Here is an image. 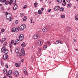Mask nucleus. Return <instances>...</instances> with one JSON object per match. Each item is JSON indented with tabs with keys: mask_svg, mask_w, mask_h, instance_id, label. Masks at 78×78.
Masks as SVG:
<instances>
[{
	"mask_svg": "<svg viewBox=\"0 0 78 78\" xmlns=\"http://www.w3.org/2000/svg\"><path fill=\"white\" fill-rule=\"evenodd\" d=\"M25 28H26V25L23 24L20 27L19 30H20V31H23V30H25Z\"/></svg>",
	"mask_w": 78,
	"mask_h": 78,
	"instance_id": "obj_1",
	"label": "nucleus"
},
{
	"mask_svg": "<svg viewBox=\"0 0 78 78\" xmlns=\"http://www.w3.org/2000/svg\"><path fill=\"white\" fill-rule=\"evenodd\" d=\"M12 73V71L11 70H9L7 73L6 76H7L8 77H9V76H10V75H11V74Z\"/></svg>",
	"mask_w": 78,
	"mask_h": 78,
	"instance_id": "obj_2",
	"label": "nucleus"
},
{
	"mask_svg": "<svg viewBox=\"0 0 78 78\" xmlns=\"http://www.w3.org/2000/svg\"><path fill=\"white\" fill-rule=\"evenodd\" d=\"M19 37V39L21 41H22L23 39V38H24V36H23V34H20Z\"/></svg>",
	"mask_w": 78,
	"mask_h": 78,
	"instance_id": "obj_3",
	"label": "nucleus"
},
{
	"mask_svg": "<svg viewBox=\"0 0 78 78\" xmlns=\"http://www.w3.org/2000/svg\"><path fill=\"white\" fill-rule=\"evenodd\" d=\"M13 75L15 76H19V72L17 71H15L13 72Z\"/></svg>",
	"mask_w": 78,
	"mask_h": 78,
	"instance_id": "obj_4",
	"label": "nucleus"
},
{
	"mask_svg": "<svg viewBox=\"0 0 78 78\" xmlns=\"http://www.w3.org/2000/svg\"><path fill=\"white\" fill-rule=\"evenodd\" d=\"M8 56L7 54H5L4 55H3V58L4 59H5V60H6V59H8Z\"/></svg>",
	"mask_w": 78,
	"mask_h": 78,
	"instance_id": "obj_5",
	"label": "nucleus"
},
{
	"mask_svg": "<svg viewBox=\"0 0 78 78\" xmlns=\"http://www.w3.org/2000/svg\"><path fill=\"white\" fill-rule=\"evenodd\" d=\"M11 14L10 13H9V14L6 16L7 19L8 20L10 19H11Z\"/></svg>",
	"mask_w": 78,
	"mask_h": 78,
	"instance_id": "obj_6",
	"label": "nucleus"
},
{
	"mask_svg": "<svg viewBox=\"0 0 78 78\" xmlns=\"http://www.w3.org/2000/svg\"><path fill=\"white\" fill-rule=\"evenodd\" d=\"M21 52L22 53V55L23 56H25V51L24 50V49H22L21 50Z\"/></svg>",
	"mask_w": 78,
	"mask_h": 78,
	"instance_id": "obj_7",
	"label": "nucleus"
},
{
	"mask_svg": "<svg viewBox=\"0 0 78 78\" xmlns=\"http://www.w3.org/2000/svg\"><path fill=\"white\" fill-rule=\"evenodd\" d=\"M59 8H60V7L59 6H56L54 8V10L55 11H57L59 9Z\"/></svg>",
	"mask_w": 78,
	"mask_h": 78,
	"instance_id": "obj_8",
	"label": "nucleus"
},
{
	"mask_svg": "<svg viewBox=\"0 0 78 78\" xmlns=\"http://www.w3.org/2000/svg\"><path fill=\"white\" fill-rule=\"evenodd\" d=\"M38 37H39V36L35 35L33 36V38L34 39H36L38 38Z\"/></svg>",
	"mask_w": 78,
	"mask_h": 78,
	"instance_id": "obj_9",
	"label": "nucleus"
},
{
	"mask_svg": "<svg viewBox=\"0 0 78 78\" xmlns=\"http://www.w3.org/2000/svg\"><path fill=\"white\" fill-rule=\"evenodd\" d=\"M6 49V48L5 47H3L1 49V52L2 53H4L5 51V50Z\"/></svg>",
	"mask_w": 78,
	"mask_h": 78,
	"instance_id": "obj_10",
	"label": "nucleus"
},
{
	"mask_svg": "<svg viewBox=\"0 0 78 78\" xmlns=\"http://www.w3.org/2000/svg\"><path fill=\"white\" fill-rule=\"evenodd\" d=\"M17 8V5L15 4L13 8V10L14 11H15Z\"/></svg>",
	"mask_w": 78,
	"mask_h": 78,
	"instance_id": "obj_11",
	"label": "nucleus"
},
{
	"mask_svg": "<svg viewBox=\"0 0 78 78\" xmlns=\"http://www.w3.org/2000/svg\"><path fill=\"white\" fill-rule=\"evenodd\" d=\"M20 48H17L15 50V51L16 53H19V52Z\"/></svg>",
	"mask_w": 78,
	"mask_h": 78,
	"instance_id": "obj_12",
	"label": "nucleus"
},
{
	"mask_svg": "<svg viewBox=\"0 0 78 78\" xmlns=\"http://www.w3.org/2000/svg\"><path fill=\"white\" fill-rule=\"evenodd\" d=\"M3 73L6 74V73H7V69L6 68H4V69L3 70Z\"/></svg>",
	"mask_w": 78,
	"mask_h": 78,
	"instance_id": "obj_13",
	"label": "nucleus"
},
{
	"mask_svg": "<svg viewBox=\"0 0 78 78\" xmlns=\"http://www.w3.org/2000/svg\"><path fill=\"white\" fill-rule=\"evenodd\" d=\"M17 56L19 58H21V57H22V54H21V53L19 52L17 54Z\"/></svg>",
	"mask_w": 78,
	"mask_h": 78,
	"instance_id": "obj_14",
	"label": "nucleus"
},
{
	"mask_svg": "<svg viewBox=\"0 0 78 78\" xmlns=\"http://www.w3.org/2000/svg\"><path fill=\"white\" fill-rule=\"evenodd\" d=\"M23 72L25 75H28V73L27 72V70L26 69L24 70Z\"/></svg>",
	"mask_w": 78,
	"mask_h": 78,
	"instance_id": "obj_15",
	"label": "nucleus"
},
{
	"mask_svg": "<svg viewBox=\"0 0 78 78\" xmlns=\"http://www.w3.org/2000/svg\"><path fill=\"white\" fill-rule=\"evenodd\" d=\"M6 38H3L2 40V41H1V43L2 44H3V42L5 41V40H6Z\"/></svg>",
	"mask_w": 78,
	"mask_h": 78,
	"instance_id": "obj_16",
	"label": "nucleus"
},
{
	"mask_svg": "<svg viewBox=\"0 0 78 78\" xmlns=\"http://www.w3.org/2000/svg\"><path fill=\"white\" fill-rule=\"evenodd\" d=\"M48 30H47V28H44L43 29V31L44 32H47V31Z\"/></svg>",
	"mask_w": 78,
	"mask_h": 78,
	"instance_id": "obj_17",
	"label": "nucleus"
},
{
	"mask_svg": "<svg viewBox=\"0 0 78 78\" xmlns=\"http://www.w3.org/2000/svg\"><path fill=\"white\" fill-rule=\"evenodd\" d=\"M72 6V4L71 3H69L67 5V7L68 8H69L70 7H71Z\"/></svg>",
	"mask_w": 78,
	"mask_h": 78,
	"instance_id": "obj_18",
	"label": "nucleus"
},
{
	"mask_svg": "<svg viewBox=\"0 0 78 78\" xmlns=\"http://www.w3.org/2000/svg\"><path fill=\"white\" fill-rule=\"evenodd\" d=\"M22 47H25L26 46V44L24 42H23V43L21 44Z\"/></svg>",
	"mask_w": 78,
	"mask_h": 78,
	"instance_id": "obj_19",
	"label": "nucleus"
},
{
	"mask_svg": "<svg viewBox=\"0 0 78 78\" xmlns=\"http://www.w3.org/2000/svg\"><path fill=\"white\" fill-rule=\"evenodd\" d=\"M16 30V27H14L12 28V32H15Z\"/></svg>",
	"mask_w": 78,
	"mask_h": 78,
	"instance_id": "obj_20",
	"label": "nucleus"
},
{
	"mask_svg": "<svg viewBox=\"0 0 78 78\" xmlns=\"http://www.w3.org/2000/svg\"><path fill=\"white\" fill-rule=\"evenodd\" d=\"M78 14L76 15L75 18V20H78Z\"/></svg>",
	"mask_w": 78,
	"mask_h": 78,
	"instance_id": "obj_21",
	"label": "nucleus"
},
{
	"mask_svg": "<svg viewBox=\"0 0 78 78\" xmlns=\"http://www.w3.org/2000/svg\"><path fill=\"white\" fill-rule=\"evenodd\" d=\"M15 66L17 67H20V65L17 63L15 64Z\"/></svg>",
	"mask_w": 78,
	"mask_h": 78,
	"instance_id": "obj_22",
	"label": "nucleus"
},
{
	"mask_svg": "<svg viewBox=\"0 0 78 78\" xmlns=\"http://www.w3.org/2000/svg\"><path fill=\"white\" fill-rule=\"evenodd\" d=\"M34 59V57L33 56H31V57L30 58V61H33Z\"/></svg>",
	"mask_w": 78,
	"mask_h": 78,
	"instance_id": "obj_23",
	"label": "nucleus"
},
{
	"mask_svg": "<svg viewBox=\"0 0 78 78\" xmlns=\"http://www.w3.org/2000/svg\"><path fill=\"white\" fill-rule=\"evenodd\" d=\"M8 53V50L5 49V55H6Z\"/></svg>",
	"mask_w": 78,
	"mask_h": 78,
	"instance_id": "obj_24",
	"label": "nucleus"
},
{
	"mask_svg": "<svg viewBox=\"0 0 78 78\" xmlns=\"http://www.w3.org/2000/svg\"><path fill=\"white\" fill-rule=\"evenodd\" d=\"M43 44V42L42 41H39L38 42V44L39 45H41Z\"/></svg>",
	"mask_w": 78,
	"mask_h": 78,
	"instance_id": "obj_25",
	"label": "nucleus"
},
{
	"mask_svg": "<svg viewBox=\"0 0 78 78\" xmlns=\"http://www.w3.org/2000/svg\"><path fill=\"white\" fill-rule=\"evenodd\" d=\"M60 10L61 11H63L64 10V9L62 7H61L60 8Z\"/></svg>",
	"mask_w": 78,
	"mask_h": 78,
	"instance_id": "obj_26",
	"label": "nucleus"
},
{
	"mask_svg": "<svg viewBox=\"0 0 78 78\" xmlns=\"http://www.w3.org/2000/svg\"><path fill=\"white\" fill-rule=\"evenodd\" d=\"M38 14H41L42 13L41 10H38Z\"/></svg>",
	"mask_w": 78,
	"mask_h": 78,
	"instance_id": "obj_27",
	"label": "nucleus"
},
{
	"mask_svg": "<svg viewBox=\"0 0 78 78\" xmlns=\"http://www.w3.org/2000/svg\"><path fill=\"white\" fill-rule=\"evenodd\" d=\"M27 5H25L23 8V9H25V8H27Z\"/></svg>",
	"mask_w": 78,
	"mask_h": 78,
	"instance_id": "obj_28",
	"label": "nucleus"
},
{
	"mask_svg": "<svg viewBox=\"0 0 78 78\" xmlns=\"http://www.w3.org/2000/svg\"><path fill=\"white\" fill-rule=\"evenodd\" d=\"M12 3V0H10V1L9 3V5H11Z\"/></svg>",
	"mask_w": 78,
	"mask_h": 78,
	"instance_id": "obj_29",
	"label": "nucleus"
},
{
	"mask_svg": "<svg viewBox=\"0 0 78 78\" xmlns=\"http://www.w3.org/2000/svg\"><path fill=\"white\" fill-rule=\"evenodd\" d=\"M16 0H13L12 2V4H15V3H16Z\"/></svg>",
	"mask_w": 78,
	"mask_h": 78,
	"instance_id": "obj_30",
	"label": "nucleus"
},
{
	"mask_svg": "<svg viewBox=\"0 0 78 78\" xmlns=\"http://www.w3.org/2000/svg\"><path fill=\"white\" fill-rule=\"evenodd\" d=\"M19 39H17L16 40V44H18L19 43Z\"/></svg>",
	"mask_w": 78,
	"mask_h": 78,
	"instance_id": "obj_31",
	"label": "nucleus"
},
{
	"mask_svg": "<svg viewBox=\"0 0 78 78\" xmlns=\"http://www.w3.org/2000/svg\"><path fill=\"white\" fill-rule=\"evenodd\" d=\"M27 16H25L23 19V21H26V20H27Z\"/></svg>",
	"mask_w": 78,
	"mask_h": 78,
	"instance_id": "obj_32",
	"label": "nucleus"
},
{
	"mask_svg": "<svg viewBox=\"0 0 78 78\" xmlns=\"http://www.w3.org/2000/svg\"><path fill=\"white\" fill-rule=\"evenodd\" d=\"M1 66H3V65H4V63H3V61H2V60H1Z\"/></svg>",
	"mask_w": 78,
	"mask_h": 78,
	"instance_id": "obj_33",
	"label": "nucleus"
},
{
	"mask_svg": "<svg viewBox=\"0 0 78 78\" xmlns=\"http://www.w3.org/2000/svg\"><path fill=\"white\" fill-rule=\"evenodd\" d=\"M66 16H65V15H62L61 16V18H65Z\"/></svg>",
	"mask_w": 78,
	"mask_h": 78,
	"instance_id": "obj_34",
	"label": "nucleus"
},
{
	"mask_svg": "<svg viewBox=\"0 0 78 78\" xmlns=\"http://www.w3.org/2000/svg\"><path fill=\"white\" fill-rule=\"evenodd\" d=\"M37 3L36 2H35L34 3V5L35 6V8H37Z\"/></svg>",
	"mask_w": 78,
	"mask_h": 78,
	"instance_id": "obj_35",
	"label": "nucleus"
},
{
	"mask_svg": "<svg viewBox=\"0 0 78 78\" xmlns=\"http://www.w3.org/2000/svg\"><path fill=\"white\" fill-rule=\"evenodd\" d=\"M6 2V0H1V2L2 3H4Z\"/></svg>",
	"mask_w": 78,
	"mask_h": 78,
	"instance_id": "obj_36",
	"label": "nucleus"
},
{
	"mask_svg": "<svg viewBox=\"0 0 78 78\" xmlns=\"http://www.w3.org/2000/svg\"><path fill=\"white\" fill-rule=\"evenodd\" d=\"M38 52H39V53H40L41 51V48H39L38 49Z\"/></svg>",
	"mask_w": 78,
	"mask_h": 78,
	"instance_id": "obj_37",
	"label": "nucleus"
},
{
	"mask_svg": "<svg viewBox=\"0 0 78 78\" xmlns=\"http://www.w3.org/2000/svg\"><path fill=\"white\" fill-rule=\"evenodd\" d=\"M47 45H45L44 47V50H46V49H47Z\"/></svg>",
	"mask_w": 78,
	"mask_h": 78,
	"instance_id": "obj_38",
	"label": "nucleus"
},
{
	"mask_svg": "<svg viewBox=\"0 0 78 78\" xmlns=\"http://www.w3.org/2000/svg\"><path fill=\"white\" fill-rule=\"evenodd\" d=\"M47 44L48 45H50L51 44L50 42H48L47 43Z\"/></svg>",
	"mask_w": 78,
	"mask_h": 78,
	"instance_id": "obj_39",
	"label": "nucleus"
},
{
	"mask_svg": "<svg viewBox=\"0 0 78 78\" xmlns=\"http://www.w3.org/2000/svg\"><path fill=\"white\" fill-rule=\"evenodd\" d=\"M60 40H58V41H57L56 42V44H59V42H60Z\"/></svg>",
	"mask_w": 78,
	"mask_h": 78,
	"instance_id": "obj_40",
	"label": "nucleus"
},
{
	"mask_svg": "<svg viewBox=\"0 0 78 78\" xmlns=\"http://www.w3.org/2000/svg\"><path fill=\"white\" fill-rule=\"evenodd\" d=\"M57 2H58V3H61L62 2V0H57Z\"/></svg>",
	"mask_w": 78,
	"mask_h": 78,
	"instance_id": "obj_41",
	"label": "nucleus"
},
{
	"mask_svg": "<svg viewBox=\"0 0 78 78\" xmlns=\"http://www.w3.org/2000/svg\"><path fill=\"white\" fill-rule=\"evenodd\" d=\"M19 28H17V29H16L15 31H16V32H18V31H19Z\"/></svg>",
	"mask_w": 78,
	"mask_h": 78,
	"instance_id": "obj_42",
	"label": "nucleus"
},
{
	"mask_svg": "<svg viewBox=\"0 0 78 78\" xmlns=\"http://www.w3.org/2000/svg\"><path fill=\"white\" fill-rule=\"evenodd\" d=\"M5 5H8V4L9 3V1H7L5 2Z\"/></svg>",
	"mask_w": 78,
	"mask_h": 78,
	"instance_id": "obj_43",
	"label": "nucleus"
},
{
	"mask_svg": "<svg viewBox=\"0 0 78 78\" xmlns=\"http://www.w3.org/2000/svg\"><path fill=\"white\" fill-rule=\"evenodd\" d=\"M5 32V29H3L1 30V33H3Z\"/></svg>",
	"mask_w": 78,
	"mask_h": 78,
	"instance_id": "obj_44",
	"label": "nucleus"
},
{
	"mask_svg": "<svg viewBox=\"0 0 78 78\" xmlns=\"http://www.w3.org/2000/svg\"><path fill=\"white\" fill-rule=\"evenodd\" d=\"M6 43H4L3 44V47H6Z\"/></svg>",
	"mask_w": 78,
	"mask_h": 78,
	"instance_id": "obj_45",
	"label": "nucleus"
},
{
	"mask_svg": "<svg viewBox=\"0 0 78 78\" xmlns=\"http://www.w3.org/2000/svg\"><path fill=\"white\" fill-rule=\"evenodd\" d=\"M62 5L63 6H66V3H62Z\"/></svg>",
	"mask_w": 78,
	"mask_h": 78,
	"instance_id": "obj_46",
	"label": "nucleus"
},
{
	"mask_svg": "<svg viewBox=\"0 0 78 78\" xmlns=\"http://www.w3.org/2000/svg\"><path fill=\"white\" fill-rule=\"evenodd\" d=\"M11 42L12 44H14V40H12Z\"/></svg>",
	"mask_w": 78,
	"mask_h": 78,
	"instance_id": "obj_47",
	"label": "nucleus"
},
{
	"mask_svg": "<svg viewBox=\"0 0 78 78\" xmlns=\"http://www.w3.org/2000/svg\"><path fill=\"white\" fill-rule=\"evenodd\" d=\"M6 68H8V65L7 64H6L5 65Z\"/></svg>",
	"mask_w": 78,
	"mask_h": 78,
	"instance_id": "obj_48",
	"label": "nucleus"
},
{
	"mask_svg": "<svg viewBox=\"0 0 78 78\" xmlns=\"http://www.w3.org/2000/svg\"><path fill=\"white\" fill-rule=\"evenodd\" d=\"M9 46H10V48H11V47H12V44L10 43L9 44Z\"/></svg>",
	"mask_w": 78,
	"mask_h": 78,
	"instance_id": "obj_49",
	"label": "nucleus"
},
{
	"mask_svg": "<svg viewBox=\"0 0 78 78\" xmlns=\"http://www.w3.org/2000/svg\"><path fill=\"white\" fill-rule=\"evenodd\" d=\"M1 9L3 10V9H4L5 8L3 7H2L1 8Z\"/></svg>",
	"mask_w": 78,
	"mask_h": 78,
	"instance_id": "obj_50",
	"label": "nucleus"
},
{
	"mask_svg": "<svg viewBox=\"0 0 78 78\" xmlns=\"http://www.w3.org/2000/svg\"><path fill=\"white\" fill-rule=\"evenodd\" d=\"M5 14L6 15V16H7V15H9V13H8V12H5Z\"/></svg>",
	"mask_w": 78,
	"mask_h": 78,
	"instance_id": "obj_51",
	"label": "nucleus"
},
{
	"mask_svg": "<svg viewBox=\"0 0 78 78\" xmlns=\"http://www.w3.org/2000/svg\"><path fill=\"white\" fill-rule=\"evenodd\" d=\"M76 78L78 77V72L77 73L76 75Z\"/></svg>",
	"mask_w": 78,
	"mask_h": 78,
	"instance_id": "obj_52",
	"label": "nucleus"
},
{
	"mask_svg": "<svg viewBox=\"0 0 78 78\" xmlns=\"http://www.w3.org/2000/svg\"><path fill=\"white\" fill-rule=\"evenodd\" d=\"M59 43L61 44H63V42H61L60 41H59Z\"/></svg>",
	"mask_w": 78,
	"mask_h": 78,
	"instance_id": "obj_53",
	"label": "nucleus"
},
{
	"mask_svg": "<svg viewBox=\"0 0 78 78\" xmlns=\"http://www.w3.org/2000/svg\"><path fill=\"white\" fill-rule=\"evenodd\" d=\"M51 11V9H49L48 10V12H49Z\"/></svg>",
	"mask_w": 78,
	"mask_h": 78,
	"instance_id": "obj_54",
	"label": "nucleus"
},
{
	"mask_svg": "<svg viewBox=\"0 0 78 78\" xmlns=\"http://www.w3.org/2000/svg\"><path fill=\"white\" fill-rule=\"evenodd\" d=\"M18 20H16L15 21L16 23H18Z\"/></svg>",
	"mask_w": 78,
	"mask_h": 78,
	"instance_id": "obj_55",
	"label": "nucleus"
},
{
	"mask_svg": "<svg viewBox=\"0 0 78 78\" xmlns=\"http://www.w3.org/2000/svg\"><path fill=\"white\" fill-rule=\"evenodd\" d=\"M13 20V18H11L10 19L9 21H11V20Z\"/></svg>",
	"mask_w": 78,
	"mask_h": 78,
	"instance_id": "obj_56",
	"label": "nucleus"
},
{
	"mask_svg": "<svg viewBox=\"0 0 78 78\" xmlns=\"http://www.w3.org/2000/svg\"><path fill=\"white\" fill-rule=\"evenodd\" d=\"M41 11H44V9L43 8H42L41 9Z\"/></svg>",
	"mask_w": 78,
	"mask_h": 78,
	"instance_id": "obj_57",
	"label": "nucleus"
},
{
	"mask_svg": "<svg viewBox=\"0 0 78 78\" xmlns=\"http://www.w3.org/2000/svg\"><path fill=\"white\" fill-rule=\"evenodd\" d=\"M20 61L21 62H23L24 61V59H22Z\"/></svg>",
	"mask_w": 78,
	"mask_h": 78,
	"instance_id": "obj_58",
	"label": "nucleus"
},
{
	"mask_svg": "<svg viewBox=\"0 0 78 78\" xmlns=\"http://www.w3.org/2000/svg\"><path fill=\"white\" fill-rule=\"evenodd\" d=\"M32 20H31V23H34V22H33V21H32Z\"/></svg>",
	"mask_w": 78,
	"mask_h": 78,
	"instance_id": "obj_59",
	"label": "nucleus"
},
{
	"mask_svg": "<svg viewBox=\"0 0 78 78\" xmlns=\"http://www.w3.org/2000/svg\"><path fill=\"white\" fill-rule=\"evenodd\" d=\"M67 1L68 2H70V0H67Z\"/></svg>",
	"mask_w": 78,
	"mask_h": 78,
	"instance_id": "obj_60",
	"label": "nucleus"
},
{
	"mask_svg": "<svg viewBox=\"0 0 78 78\" xmlns=\"http://www.w3.org/2000/svg\"><path fill=\"white\" fill-rule=\"evenodd\" d=\"M9 78H12V76H9Z\"/></svg>",
	"mask_w": 78,
	"mask_h": 78,
	"instance_id": "obj_61",
	"label": "nucleus"
},
{
	"mask_svg": "<svg viewBox=\"0 0 78 78\" xmlns=\"http://www.w3.org/2000/svg\"><path fill=\"white\" fill-rule=\"evenodd\" d=\"M63 2L64 3H66V0H64Z\"/></svg>",
	"mask_w": 78,
	"mask_h": 78,
	"instance_id": "obj_62",
	"label": "nucleus"
},
{
	"mask_svg": "<svg viewBox=\"0 0 78 78\" xmlns=\"http://www.w3.org/2000/svg\"><path fill=\"white\" fill-rule=\"evenodd\" d=\"M10 9V8H8V10H9Z\"/></svg>",
	"mask_w": 78,
	"mask_h": 78,
	"instance_id": "obj_63",
	"label": "nucleus"
},
{
	"mask_svg": "<svg viewBox=\"0 0 78 78\" xmlns=\"http://www.w3.org/2000/svg\"><path fill=\"white\" fill-rule=\"evenodd\" d=\"M3 78H6V76H4V77H3Z\"/></svg>",
	"mask_w": 78,
	"mask_h": 78,
	"instance_id": "obj_64",
	"label": "nucleus"
}]
</instances>
